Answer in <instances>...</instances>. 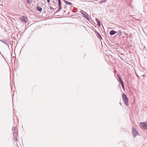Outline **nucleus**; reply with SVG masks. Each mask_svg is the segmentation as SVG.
I'll return each mask as SVG.
<instances>
[{"instance_id":"nucleus-1","label":"nucleus","mask_w":147,"mask_h":147,"mask_svg":"<svg viewBox=\"0 0 147 147\" xmlns=\"http://www.w3.org/2000/svg\"><path fill=\"white\" fill-rule=\"evenodd\" d=\"M139 125L141 128L147 129V123L146 122H141L139 123Z\"/></svg>"},{"instance_id":"nucleus-2","label":"nucleus","mask_w":147,"mask_h":147,"mask_svg":"<svg viewBox=\"0 0 147 147\" xmlns=\"http://www.w3.org/2000/svg\"><path fill=\"white\" fill-rule=\"evenodd\" d=\"M132 134L134 137L139 135V134L136 129L133 127L132 129Z\"/></svg>"},{"instance_id":"nucleus-3","label":"nucleus","mask_w":147,"mask_h":147,"mask_svg":"<svg viewBox=\"0 0 147 147\" xmlns=\"http://www.w3.org/2000/svg\"><path fill=\"white\" fill-rule=\"evenodd\" d=\"M122 97L125 104L127 106H128V100L125 94H123Z\"/></svg>"},{"instance_id":"nucleus-4","label":"nucleus","mask_w":147,"mask_h":147,"mask_svg":"<svg viewBox=\"0 0 147 147\" xmlns=\"http://www.w3.org/2000/svg\"><path fill=\"white\" fill-rule=\"evenodd\" d=\"M27 18L26 17L23 16L20 18V20L23 22H26Z\"/></svg>"},{"instance_id":"nucleus-5","label":"nucleus","mask_w":147,"mask_h":147,"mask_svg":"<svg viewBox=\"0 0 147 147\" xmlns=\"http://www.w3.org/2000/svg\"><path fill=\"white\" fill-rule=\"evenodd\" d=\"M117 32L116 31L113 30H112L110 31L109 33L111 35H112L115 34Z\"/></svg>"},{"instance_id":"nucleus-6","label":"nucleus","mask_w":147,"mask_h":147,"mask_svg":"<svg viewBox=\"0 0 147 147\" xmlns=\"http://www.w3.org/2000/svg\"><path fill=\"white\" fill-rule=\"evenodd\" d=\"M81 13L85 18L86 19H87L88 18V16L87 14H85L84 12H82Z\"/></svg>"},{"instance_id":"nucleus-7","label":"nucleus","mask_w":147,"mask_h":147,"mask_svg":"<svg viewBox=\"0 0 147 147\" xmlns=\"http://www.w3.org/2000/svg\"><path fill=\"white\" fill-rule=\"evenodd\" d=\"M120 83H121V84L122 86V87L123 88V90H124V85L123 81H121Z\"/></svg>"},{"instance_id":"nucleus-8","label":"nucleus","mask_w":147,"mask_h":147,"mask_svg":"<svg viewBox=\"0 0 147 147\" xmlns=\"http://www.w3.org/2000/svg\"><path fill=\"white\" fill-rule=\"evenodd\" d=\"M37 9L39 11H42V8L41 7H37Z\"/></svg>"},{"instance_id":"nucleus-9","label":"nucleus","mask_w":147,"mask_h":147,"mask_svg":"<svg viewBox=\"0 0 147 147\" xmlns=\"http://www.w3.org/2000/svg\"><path fill=\"white\" fill-rule=\"evenodd\" d=\"M65 3L66 4H68L69 5H71V3L67 2L66 1H65Z\"/></svg>"},{"instance_id":"nucleus-10","label":"nucleus","mask_w":147,"mask_h":147,"mask_svg":"<svg viewBox=\"0 0 147 147\" xmlns=\"http://www.w3.org/2000/svg\"><path fill=\"white\" fill-rule=\"evenodd\" d=\"M118 34L119 35L121 36L122 34V32L121 31H119L118 32Z\"/></svg>"},{"instance_id":"nucleus-11","label":"nucleus","mask_w":147,"mask_h":147,"mask_svg":"<svg viewBox=\"0 0 147 147\" xmlns=\"http://www.w3.org/2000/svg\"><path fill=\"white\" fill-rule=\"evenodd\" d=\"M58 4H59V8L60 9L61 8V2L58 3Z\"/></svg>"},{"instance_id":"nucleus-12","label":"nucleus","mask_w":147,"mask_h":147,"mask_svg":"<svg viewBox=\"0 0 147 147\" xmlns=\"http://www.w3.org/2000/svg\"><path fill=\"white\" fill-rule=\"evenodd\" d=\"M117 77H118V78H119V80H120V82H121V81H122V80H121V78L120 77L119 75L117 76Z\"/></svg>"},{"instance_id":"nucleus-13","label":"nucleus","mask_w":147,"mask_h":147,"mask_svg":"<svg viewBox=\"0 0 147 147\" xmlns=\"http://www.w3.org/2000/svg\"><path fill=\"white\" fill-rule=\"evenodd\" d=\"M98 24L99 26H100V22H98Z\"/></svg>"},{"instance_id":"nucleus-14","label":"nucleus","mask_w":147,"mask_h":147,"mask_svg":"<svg viewBox=\"0 0 147 147\" xmlns=\"http://www.w3.org/2000/svg\"><path fill=\"white\" fill-rule=\"evenodd\" d=\"M50 8L51 9H53V8L52 7H51V6H50Z\"/></svg>"},{"instance_id":"nucleus-15","label":"nucleus","mask_w":147,"mask_h":147,"mask_svg":"<svg viewBox=\"0 0 147 147\" xmlns=\"http://www.w3.org/2000/svg\"><path fill=\"white\" fill-rule=\"evenodd\" d=\"M47 2L49 3L50 2V0H47Z\"/></svg>"},{"instance_id":"nucleus-16","label":"nucleus","mask_w":147,"mask_h":147,"mask_svg":"<svg viewBox=\"0 0 147 147\" xmlns=\"http://www.w3.org/2000/svg\"><path fill=\"white\" fill-rule=\"evenodd\" d=\"M58 3L61 2L60 0H58Z\"/></svg>"},{"instance_id":"nucleus-17","label":"nucleus","mask_w":147,"mask_h":147,"mask_svg":"<svg viewBox=\"0 0 147 147\" xmlns=\"http://www.w3.org/2000/svg\"><path fill=\"white\" fill-rule=\"evenodd\" d=\"M58 3L61 2L60 0H58Z\"/></svg>"}]
</instances>
